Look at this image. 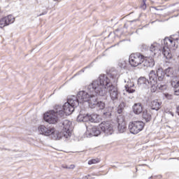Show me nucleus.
<instances>
[{
  "label": "nucleus",
  "mask_w": 179,
  "mask_h": 179,
  "mask_svg": "<svg viewBox=\"0 0 179 179\" xmlns=\"http://www.w3.org/2000/svg\"><path fill=\"white\" fill-rule=\"evenodd\" d=\"M109 110L111 111L112 108H109Z\"/></svg>",
  "instance_id": "obj_34"
},
{
  "label": "nucleus",
  "mask_w": 179,
  "mask_h": 179,
  "mask_svg": "<svg viewBox=\"0 0 179 179\" xmlns=\"http://www.w3.org/2000/svg\"><path fill=\"white\" fill-rule=\"evenodd\" d=\"M133 111L134 114H141L142 111H143L142 104H141V103H134V105L133 106Z\"/></svg>",
  "instance_id": "obj_19"
},
{
  "label": "nucleus",
  "mask_w": 179,
  "mask_h": 179,
  "mask_svg": "<svg viewBox=\"0 0 179 179\" xmlns=\"http://www.w3.org/2000/svg\"><path fill=\"white\" fill-rule=\"evenodd\" d=\"M69 169H75V165H71Z\"/></svg>",
  "instance_id": "obj_32"
},
{
  "label": "nucleus",
  "mask_w": 179,
  "mask_h": 179,
  "mask_svg": "<svg viewBox=\"0 0 179 179\" xmlns=\"http://www.w3.org/2000/svg\"><path fill=\"white\" fill-rule=\"evenodd\" d=\"M77 121H79L80 122H100L101 121V118L100 117V115L97 114H83L82 112H80V115L78 116Z\"/></svg>",
  "instance_id": "obj_7"
},
{
  "label": "nucleus",
  "mask_w": 179,
  "mask_h": 179,
  "mask_svg": "<svg viewBox=\"0 0 179 179\" xmlns=\"http://www.w3.org/2000/svg\"><path fill=\"white\" fill-rule=\"evenodd\" d=\"M62 110L64 113V117L65 115H71L72 113L75 110V107L69 103L68 102H66L63 107L62 108Z\"/></svg>",
  "instance_id": "obj_13"
},
{
  "label": "nucleus",
  "mask_w": 179,
  "mask_h": 179,
  "mask_svg": "<svg viewBox=\"0 0 179 179\" xmlns=\"http://www.w3.org/2000/svg\"><path fill=\"white\" fill-rule=\"evenodd\" d=\"M38 132L40 135L45 136H51L55 141H59L62 138V134L55 130V128L51 127H45V125H40L38 127Z\"/></svg>",
  "instance_id": "obj_6"
},
{
  "label": "nucleus",
  "mask_w": 179,
  "mask_h": 179,
  "mask_svg": "<svg viewBox=\"0 0 179 179\" xmlns=\"http://www.w3.org/2000/svg\"><path fill=\"white\" fill-rule=\"evenodd\" d=\"M149 83H150L145 77H141L138 80V84L139 85V86H141L142 87H146L148 85H149Z\"/></svg>",
  "instance_id": "obj_21"
},
{
  "label": "nucleus",
  "mask_w": 179,
  "mask_h": 179,
  "mask_svg": "<svg viewBox=\"0 0 179 179\" xmlns=\"http://www.w3.org/2000/svg\"><path fill=\"white\" fill-rule=\"evenodd\" d=\"M162 49V46H160V44L157 43H154L151 44L150 47V50L151 51V52H154V55H156L157 52H158V51H161Z\"/></svg>",
  "instance_id": "obj_17"
},
{
  "label": "nucleus",
  "mask_w": 179,
  "mask_h": 179,
  "mask_svg": "<svg viewBox=\"0 0 179 179\" xmlns=\"http://www.w3.org/2000/svg\"><path fill=\"white\" fill-rule=\"evenodd\" d=\"M92 86V83L87 87V91H80L77 94V97L80 103H88L90 107H93L96 104V90H90L89 87Z\"/></svg>",
  "instance_id": "obj_4"
},
{
  "label": "nucleus",
  "mask_w": 179,
  "mask_h": 179,
  "mask_svg": "<svg viewBox=\"0 0 179 179\" xmlns=\"http://www.w3.org/2000/svg\"><path fill=\"white\" fill-rule=\"evenodd\" d=\"M143 127H145V123L141 121L130 122L129 124V129L131 134L134 135L139 134V132L143 129Z\"/></svg>",
  "instance_id": "obj_9"
},
{
  "label": "nucleus",
  "mask_w": 179,
  "mask_h": 179,
  "mask_svg": "<svg viewBox=\"0 0 179 179\" xmlns=\"http://www.w3.org/2000/svg\"><path fill=\"white\" fill-rule=\"evenodd\" d=\"M101 131L99 128L96 127H92V128H87L85 135L87 138H91V136H99Z\"/></svg>",
  "instance_id": "obj_14"
},
{
  "label": "nucleus",
  "mask_w": 179,
  "mask_h": 179,
  "mask_svg": "<svg viewBox=\"0 0 179 179\" xmlns=\"http://www.w3.org/2000/svg\"><path fill=\"white\" fill-rule=\"evenodd\" d=\"M143 118H144V120H145V121L148 122V121H150L152 116L150 115V114L148 113V110H145L143 111Z\"/></svg>",
  "instance_id": "obj_24"
},
{
  "label": "nucleus",
  "mask_w": 179,
  "mask_h": 179,
  "mask_svg": "<svg viewBox=\"0 0 179 179\" xmlns=\"http://www.w3.org/2000/svg\"><path fill=\"white\" fill-rule=\"evenodd\" d=\"M91 108H94L97 107L99 110H103L104 108V103L103 101H97V95H96V103L92 106H90Z\"/></svg>",
  "instance_id": "obj_23"
},
{
  "label": "nucleus",
  "mask_w": 179,
  "mask_h": 179,
  "mask_svg": "<svg viewBox=\"0 0 179 179\" xmlns=\"http://www.w3.org/2000/svg\"><path fill=\"white\" fill-rule=\"evenodd\" d=\"M157 76L158 78V89L159 90H167V80H166V73L163 71V69L159 68L157 70Z\"/></svg>",
  "instance_id": "obj_8"
},
{
  "label": "nucleus",
  "mask_w": 179,
  "mask_h": 179,
  "mask_svg": "<svg viewBox=\"0 0 179 179\" xmlns=\"http://www.w3.org/2000/svg\"><path fill=\"white\" fill-rule=\"evenodd\" d=\"M15 22V17L13 15H8L7 17H4L0 20V27H5V26H9L10 23H13Z\"/></svg>",
  "instance_id": "obj_12"
},
{
  "label": "nucleus",
  "mask_w": 179,
  "mask_h": 179,
  "mask_svg": "<svg viewBox=\"0 0 179 179\" xmlns=\"http://www.w3.org/2000/svg\"><path fill=\"white\" fill-rule=\"evenodd\" d=\"M170 114H171V115H172V117H173V116H174V114H173V113H172V112H170Z\"/></svg>",
  "instance_id": "obj_33"
},
{
  "label": "nucleus",
  "mask_w": 179,
  "mask_h": 179,
  "mask_svg": "<svg viewBox=\"0 0 179 179\" xmlns=\"http://www.w3.org/2000/svg\"><path fill=\"white\" fill-rule=\"evenodd\" d=\"M150 107L152 110H156V111H157L160 110V108L162 107V102L157 101V99L152 101L150 103Z\"/></svg>",
  "instance_id": "obj_18"
},
{
  "label": "nucleus",
  "mask_w": 179,
  "mask_h": 179,
  "mask_svg": "<svg viewBox=\"0 0 179 179\" xmlns=\"http://www.w3.org/2000/svg\"><path fill=\"white\" fill-rule=\"evenodd\" d=\"M150 83H157V73L155 71H151L149 73Z\"/></svg>",
  "instance_id": "obj_20"
},
{
  "label": "nucleus",
  "mask_w": 179,
  "mask_h": 179,
  "mask_svg": "<svg viewBox=\"0 0 179 179\" xmlns=\"http://www.w3.org/2000/svg\"><path fill=\"white\" fill-rule=\"evenodd\" d=\"M99 163V159H91L88 162V164H96Z\"/></svg>",
  "instance_id": "obj_28"
},
{
  "label": "nucleus",
  "mask_w": 179,
  "mask_h": 179,
  "mask_svg": "<svg viewBox=\"0 0 179 179\" xmlns=\"http://www.w3.org/2000/svg\"><path fill=\"white\" fill-rule=\"evenodd\" d=\"M127 62L124 60H120L118 63V66L122 68V69H125V68H127Z\"/></svg>",
  "instance_id": "obj_26"
},
{
  "label": "nucleus",
  "mask_w": 179,
  "mask_h": 179,
  "mask_svg": "<svg viewBox=\"0 0 179 179\" xmlns=\"http://www.w3.org/2000/svg\"><path fill=\"white\" fill-rule=\"evenodd\" d=\"M89 90H95L96 94L99 96H104L107 92H109L112 100L118 99V91L106 75H101L98 80L93 81L89 87Z\"/></svg>",
  "instance_id": "obj_1"
},
{
  "label": "nucleus",
  "mask_w": 179,
  "mask_h": 179,
  "mask_svg": "<svg viewBox=\"0 0 179 179\" xmlns=\"http://www.w3.org/2000/svg\"><path fill=\"white\" fill-rule=\"evenodd\" d=\"M124 83H127L124 87L127 93H135V84L131 80H124Z\"/></svg>",
  "instance_id": "obj_15"
},
{
  "label": "nucleus",
  "mask_w": 179,
  "mask_h": 179,
  "mask_svg": "<svg viewBox=\"0 0 179 179\" xmlns=\"http://www.w3.org/2000/svg\"><path fill=\"white\" fill-rule=\"evenodd\" d=\"M165 1H168V0H165Z\"/></svg>",
  "instance_id": "obj_35"
},
{
  "label": "nucleus",
  "mask_w": 179,
  "mask_h": 179,
  "mask_svg": "<svg viewBox=\"0 0 179 179\" xmlns=\"http://www.w3.org/2000/svg\"><path fill=\"white\" fill-rule=\"evenodd\" d=\"M150 85H151V92L152 93H155V92L157 90V87H159V84H157V83H150Z\"/></svg>",
  "instance_id": "obj_27"
},
{
  "label": "nucleus",
  "mask_w": 179,
  "mask_h": 179,
  "mask_svg": "<svg viewBox=\"0 0 179 179\" xmlns=\"http://www.w3.org/2000/svg\"><path fill=\"white\" fill-rule=\"evenodd\" d=\"M143 4L141 6L142 9H146V0H143Z\"/></svg>",
  "instance_id": "obj_30"
},
{
  "label": "nucleus",
  "mask_w": 179,
  "mask_h": 179,
  "mask_svg": "<svg viewBox=\"0 0 179 179\" xmlns=\"http://www.w3.org/2000/svg\"><path fill=\"white\" fill-rule=\"evenodd\" d=\"M164 72L165 73L166 76L168 78L173 76V69L171 68L166 69Z\"/></svg>",
  "instance_id": "obj_25"
},
{
  "label": "nucleus",
  "mask_w": 179,
  "mask_h": 179,
  "mask_svg": "<svg viewBox=\"0 0 179 179\" xmlns=\"http://www.w3.org/2000/svg\"><path fill=\"white\" fill-rule=\"evenodd\" d=\"M67 103L72 106L73 107H76L77 106H79V100L78 99V96H75L73 95L70 96L68 98Z\"/></svg>",
  "instance_id": "obj_16"
},
{
  "label": "nucleus",
  "mask_w": 179,
  "mask_h": 179,
  "mask_svg": "<svg viewBox=\"0 0 179 179\" xmlns=\"http://www.w3.org/2000/svg\"><path fill=\"white\" fill-rule=\"evenodd\" d=\"M118 122V131L120 132V134H124V132L127 131V124L125 122H122L121 123H120V122Z\"/></svg>",
  "instance_id": "obj_22"
},
{
  "label": "nucleus",
  "mask_w": 179,
  "mask_h": 179,
  "mask_svg": "<svg viewBox=\"0 0 179 179\" xmlns=\"http://www.w3.org/2000/svg\"><path fill=\"white\" fill-rule=\"evenodd\" d=\"M62 117H64V110H62V107L56 106L54 110L46 112L44 114L43 118L48 124H57L59 118H62Z\"/></svg>",
  "instance_id": "obj_5"
},
{
  "label": "nucleus",
  "mask_w": 179,
  "mask_h": 179,
  "mask_svg": "<svg viewBox=\"0 0 179 179\" xmlns=\"http://www.w3.org/2000/svg\"><path fill=\"white\" fill-rule=\"evenodd\" d=\"M165 97L168 99V100H171L173 99V95L169 94H166Z\"/></svg>",
  "instance_id": "obj_29"
},
{
  "label": "nucleus",
  "mask_w": 179,
  "mask_h": 179,
  "mask_svg": "<svg viewBox=\"0 0 179 179\" xmlns=\"http://www.w3.org/2000/svg\"><path fill=\"white\" fill-rule=\"evenodd\" d=\"M177 38L171 37H166L162 41V54L164 58L166 61H170L173 59V53H171V50H177L178 45L177 44Z\"/></svg>",
  "instance_id": "obj_3"
},
{
  "label": "nucleus",
  "mask_w": 179,
  "mask_h": 179,
  "mask_svg": "<svg viewBox=\"0 0 179 179\" xmlns=\"http://www.w3.org/2000/svg\"><path fill=\"white\" fill-rule=\"evenodd\" d=\"M129 62L131 66H139L141 68H153L155 66V59L152 57L145 59L141 53H132L129 58Z\"/></svg>",
  "instance_id": "obj_2"
},
{
  "label": "nucleus",
  "mask_w": 179,
  "mask_h": 179,
  "mask_svg": "<svg viewBox=\"0 0 179 179\" xmlns=\"http://www.w3.org/2000/svg\"><path fill=\"white\" fill-rule=\"evenodd\" d=\"M99 128L106 134V135H111L113 132V124H111V122H102L99 124Z\"/></svg>",
  "instance_id": "obj_11"
},
{
  "label": "nucleus",
  "mask_w": 179,
  "mask_h": 179,
  "mask_svg": "<svg viewBox=\"0 0 179 179\" xmlns=\"http://www.w3.org/2000/svg\"><path fill=\"white\" fill-rule=\"evenodd\" d=\"M104 115H105L106 117H110V116H111V111L104 113Z\"/></svg>",
  "instance_id": "obj_31"
},
{
  "label": "nucleus",
  "mask_w": 179,
  "mask_h": 179,
  "mask_svg": "<svg viewBox=\"0 0 179 179\" xmlns=\"http://www.w3.org/2000/svg\"><path fill=\"white\" fill-rule=\"evenodd\" d=\"M62 128H63V134L64 136H65L67 139L70 138L72 135V122L71 121L66 120L62 124Z\"/></svg>",
  "instance_id": "obj_10"
}]
</instances>
